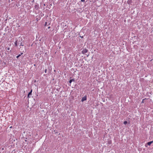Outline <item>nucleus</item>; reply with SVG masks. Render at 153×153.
Instances as JSON below:
<instances>
[{"label": "nucleus", "instance_id": "nucleus-17", "mask_svg": "<svg viewBox=\"0 0 153 153\" xmlns=\"http://www.w3.org/2000/svg\"><path fill=\"white\" fill-rule=\"evenodd\" d=\"M10 49V48H7V50H9Z\"/></svg>", "mask_w": 153, "mask_h": 153}, {"label": "nucleus", "instance_id": "nucleus-16", "mask_svg": "<svg viewBox=\"0 0 153 153\" xmlns=\"http://www.w3.org/2000/svg\"><path fill=\"white\" fill-rule=\"evenodd\" d=\"M80 37H81V38H83V36H80Z\"/></svg>", "mask_w": 153, "mask_h": 153}, {"label": "nucleus", "instance_id": "nucleus-19", "mask_svg": "<svg viewBox=\"0 0 153 153\" xmlns=\"http://www.w3.org/2000/svg\"><path fill=\"white\" fill-rule=\"evenodd\" d=\"M20 42V41H19V42ZM20 42L19 43V42H18V44H20Z\"/></svg>", "mask_w": 153, "mask_h": 153}, {"label": "nucleus", "instance_id": "nucleus-10", "mask_svg": "<svg viewBox=\"0 0 153 153\" xmlns=\"http://www.w3.org/2000/svg\"><path fill=\"white\" fill-rule=\"evenodd\" d=\"M127 123V122L126 121H125L123 122V124L125 125H126Z\"/></svg>", "mask_w": 153, "mask_h": 153}, {"label": "nucleus", "instance_id": "nucleus-1", "mask_svg": "<svg viewBox=\"0 0 153 153\" xmlns=\"http://www.w3.org/2000/svg\"><path fill=\"white\" fill-rule=\"evenodd\" d=\"M88 51V50L86 48H83V50L82 51V53L84 54L87 53Z\"/></svg>", "mask_w": 153, "mask_h": 153}, {"label": "nucleus", "instance_id": "nucleus-14", "mask_svg": "<svg viewBox=\"0 0 153 153\" xmlns=\"http://www.w3.org/2000/svg\"><path fill=\"white\" fill-rule=\"evenodd\" d=\"M47 70L46 69H45V73L47 72Z\"/></svg>", "mask_w": 153, "mask_h": 153}, {"label": "nucleus", "instance_id": "nucleus-11", "mask_svg": "<svg viewBox=\"0 0 153 153\" xmlns=\"http://www.w3.org/2000/svg\"><path fill=\"white\" fill-rule=\"evenodd\" d=\"M20 46H24V45L22 43V42H21V43H20Z\"/></svg>", "mask_w": 153, "mask_h": 153}, {"label": "nucleus", "instance_id": "nucleus-20", "mask_svg": "<svg viewBox=\"0 0 153 153\" xmlns=\"http://www.w3.org/2000/svg\"><path fill=\"white\" fill-rule=\"evenodd\" d=\"M50 28V27H48V29H49Z\"/></svg>", "mask_w": 153, "mask_h": 153}, {"label": "nucleus", "instance_id": "nucleus-15", "mask_svg": "<svg viewBox=\"0 0 153 153\" xmlns=\"http://www.w3.org/2000/svg\"><path fill=\"white\" fill-rule=\"evenodd\" d=\"M85 0H81L82 2H84Z\"/></svg>", "mask_w": 153, "mask_h": 153}, {"label": "nucleus", "instance_id": "nucleus-9", "mask_svg": "<svg viewBox=\"0 0 153 153\" xmlns=\"http://www.w3.org/2000/svg\"><path fill=\"white\" fill-rule=\"evenodd\" d=\"M15 46H17L18 45H17V40H16V42H15Z\"/></svg>", "mask_w": 153, "mask_h": 153}, {"label": "nucleus", "instance_id": "nucleus-18", "mask_svg": "<svg viewBox=\"0 0 153 153\" xmlns=\"http://www.w3.org/2000/svg\"><path fill=\"white\" fill-rule=\"evenodd\" d=\"M20 42V41H19V42ZM20 42L19 43V42H18V44H20Z\"/></svg>", "mask_w": 153, "mask_h": 153}, {"label": "nucleus", "instance_id": "nucleus-7", "mask_svg": "<svg viewBox=\"0 0 153 153\" xmlns=\"http://www.w3.org/2000/svg\"><path fill=\"white\" fill-rule=\"evenodd\" d=\"M35 9H37L39 8V6L38 5H36L35 6Z\"/></svg>", "mask_w": 153, "mask_h": 153}, {"label": "nucleus", "instance_id": "nucleus-6", "mask_svg": "<svg viewBox=\"0 0 153 153\" xmlns=\"http://www.w3.org/2000/svg\"><path fill=\"white\" fill-rule=\"evenodd\" d=\"M152 143V141H150V142H148L147 144L148 145H150Z\"/></svg>", "mask_w": 153, "mask_h": 153}, {"label": "nucleus", "instance_id": "nucleus-2", "mask_svg": "<svg viewBox=\"0 0 153 153\" xmlns=\"http://www.w3.org/2000/svg\"><path fill=\"white\" fill-rule=\"evenodd\" d=\"M87 99V97L86 96H85L83 97L81 101L82 102H83L85 100H86Z\"/></svg>", "mask_w": 153, "mask_h": 153}, {"label": "nucleus", "instance_id": "nucleus-21", "mask_svg": "<svg viewBox=\"0 0 153 153\" xmlns=\"http://www.w3.org/2000/svg\"><path fill=\"white\" fill-rule=\"evenodd\" d=\"M34 66H36V65H35V64H34Z\"/></svg>", "mask_w": 153, "mask_h": 153}, {"label": "nucleus", "instance_id": "nucleus-4", "mask_svg": "<svg viewBox=\"0 0 153 153\" xmlns=\"http://www.w3.org/2000/svg\"><path fill=\"white\" fill-rule=\"evenodd\" d=\"M132 2L131 0H128L127 1V3L128 4H130L132 3Z\"/></svg>", "mask_w": 153, "mask_h": 153}, {"label": "nucleus", "instance_id": "nucleus-12", "mask_svg": "<svg viewBox=\"0 0 153 153\" xmlns=\"http://www.w3.org/2000/svg\"><path fill=\"white\" fill-rule=\"evenodd\" d=\"M146 99H143L142 100V103H144V100H145Z\"/></svg>", "mask_w": 153, "mask_h": 153}, {"label": "nucleus", "instance_id": "nucleus-3", "mask_svg": "<svg viewBox=\"0 0 153 153\" xmlns=\"http://www.w3.org/2000/svg\"><path fill=\"white\" fill-rule=\"evenodd\" d=\"M32 90L31 89L30 91L28 93L27 96V97L30 98V95H32Z\"/></svg>", "mask_w": 153, "mask_h": 153}, {"label": "nucleus", "instance_id": "nucleus-5", "mask_svg": "<svg viewBox=\"0 0 153 153\" xmlns=\"http://www.w3.org/2000/svg\"><path fill=\"white\" fill-rule=\"evenodd\" d=\"M75 81V79H70L69 81V82L70 83H71V82H72V81Z\"/></svg>", "mask_w": 153, "mask_h": 153}, {"label": "nucleus", "instance_id": "nucleus-8", "mask_svg": "<svg viewBox=\"0 0 153 153\" xmlns=\"http://www.w3.org/2000/svg\"><path fill=\"white\" fill-rule=\"evenodd\" d=\"M23 54V52L22 53H21V54L19 55L18 56H17L16 57L17 58H18L19 57H20V56H21V55H22V54Z\"/></svg>", "mask_w": 153, "mask_h": 153}, {"label": "nucleus", "instance_id": "nucleus-22", "mask_svg": "<svg viewBox=\"0 0 153 153\" xmlns=\"http://www.w3.org/2000/svg\"><path fill=\"white\" fill-rule=\"evenodd\" d=\"M152 143H153V140L152 141Z\"/></svg>", "mask_w": 153, "mask_h": 153}, {"label": "nucleus", "instance_id": "nucleus-13", "mask_svg": "<svg viewBox=\"0 0 153 153\" xmlns=\"http://www.w3.org/2000/svg\"><path fill=\"white\" fill-rule=\"evenodd\" d=\"M47 22H45V26H46L47 25Z\"/></svg>", "mask_w": 153, "mask_h": 153}]
</instances>
